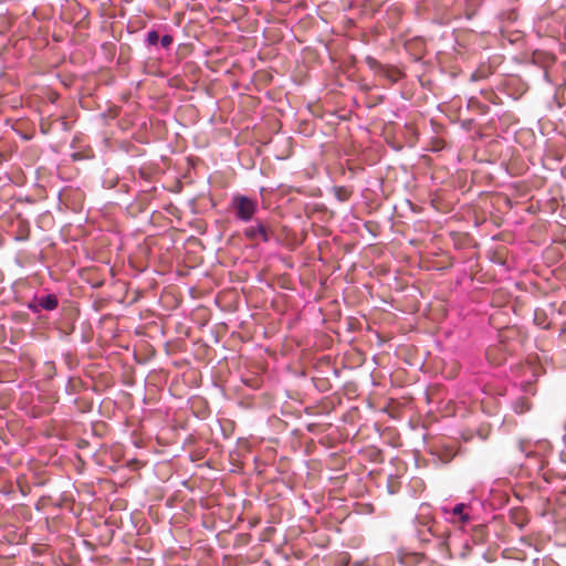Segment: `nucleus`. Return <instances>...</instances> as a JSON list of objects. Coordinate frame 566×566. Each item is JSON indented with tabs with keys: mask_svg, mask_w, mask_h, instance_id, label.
I'll use <instances>...</instances> for the list:
<instances>
[{
	"mask_svg": "<svg viewBox=\"0 0 566 566\" xmlns=\"http://www.w3.org/2000/svg\"><path fill=\"white\" fill-rule=\"evenodd\" d=\"M229 210L235 220L250 223L258 214L260 205L256 198L235 192L231 196Z\"/></svg>",
	"mask_w": 566,
	"mask_h": 566,
	"instance_id": "f257e3e1",
	"label": "nucleus"
},
{
	"mask_svg": "<svg viewBox=\"0 0 566 566\" xmlns=\"http://www.w3.org/2000/svg\"><path fill=\"white\" fill-rule=\"evenodd\" d=\"M250 223L251 224L245 227L242 231L245 239L262 243H270L274 241L279 244L281 242L280 238L275 234L273 224L270 220L254 218Z\"/></svg>",
	"mask_w": 566,
	"mask_h": 566,
	"instance_id": "f03ea898",
	"label": "nucleus"
},
{
	"mask_svg": "<svg viewBox=\"0 0 566 566\" xmlns=\"http://www.w3.org/2000/svg\"><path fill=\"white\" fill-rule=\"evenodd\" d=\"M475 493H480V495H523L514 484L507 479H496L491 483H481L479 485L473 486L468 491L469 495H474Z\"/></svg>",
	"mask_w": 566,
	"mask_h": 566,
	"instance_id": "7ed1b4c3",
	"label": "nucleus"
},
{
	"mask_svg": "<svg viewBox=\"0 0 566 566\" xmlns=\"http://www.w3.org/2000/svg\"><path fill=\"white\" fill-rule=\"evenodd\" d=\"M517 448L525 458L536 459L538 469H543L545 465V455L551 451L552 446L551 442L545 439L536 441L521 439L517 442Z\"/></svg>",
	"mask_w": 566,
	"mask_h": 566,
	"instance_id": "20e7f679",
	"label": "nucleus"
},
{
	"mask_svg": "<svg viewBox=\"0 0 566 566\" xmlns=\"http://www.w3.org/2000/svg\"><path fill=\"white\" fill-rule=\"evenodd\" d=\"M59 297L51 292L35 293L32 298L22 303V306H25L33 314L40 316L42 311L53 312L59 307Z\"/></svg>",
	"mask_w": 566,
	"mask_h": 566,
	"instance_id": "39448f33",
	"label": "nucleus"
},
{
	"mask_svg": "<svg viewBox=\"0 0 566 566\" xmlns=\"http://www.w3.org/2000/svg\"><path fill=\"white\" fill-rule=\"evenodd\" d=\"M168 30V25L159 24L149 29L144 38V45L149 51H158L159 50V40L163 31Z\"/></svg>",
	"mask_w": 566,
	"mask_h": 566,
	"instance_id": "423d86ee",
	"label": "nucleus"
},
{
	"mask_svg": "<svg viewBox=\"0 0 566 566\" xmlns=\"http://www.w3.org/2000/svg\"><path fill=\"white\" fill-rule=\"evenodd\" d=\"M467 505L463 503H459L454 505L450 511L444 509L447 514H450V518L452 522H467L469 521V514L465 512Z\"/></svg>",
	"mask_w": 566,
	"mask_h": 566,
	"instance_id": "0eeeda50",
	"label": "nucleus"
},
{
	"mask_svg": "<svg viewBox=\"0 0 566 566\" xmlns=\"http://www.w3.org/2000/svg\"><path fill=\"white\" fill-rule=\"evenodd\" d=\"M381 76L388 80L390 83H397L403 77V72L394 65H384V70L380 72Z\"/></svg>",
	"mask_w": 566,
	"mask_h": 566,
	"instance_id": "6e6552de",
	"label": "nucleus"
},
{
	"mask_svg": "<svg viewBox=\"0 0 566 566\" xmlns=\"http://www.w3.org/2000/svg\"><path fill=\"white\" fill-rule=\"evenodd\" d=\"M512 408L515 413L522 415L531 409V403L525 397H518L512 402Z\"/></svg>",
	"mask_w": 566,
	"mask_h": 566,
	"instance_id": "1a4fd4ad",
	"label": "nucleus"
},
{
	"mask_svg": "<svg viewBox=\"0 0 566 566\" xmlns=\"http://www.w3.org/2000/svg\"><path fill=\"white\" fill-rule=\"evenodd\" d=\"M455 454L453 449L443 448L437 452V459L441 464L446 465L454 459Z\"/></svg>",
	"mask_w": 566,
	"mask_h": 566,
	"instance_id": "9d476101",
	"label": "nucleus"
},
{
	"mask_svg": "<svg viewBox=\"0 0 566 566\" xmlns=\"http://www.w3.org/2000/svg\"><path fill=\"white\" fill-rule=\"evenodd\" d=\"M332 191L339 202H345L349 199L352 191L345 186H334Z\"/></svg>",
	"mask_w": 566,
	"mask_h": 566,
	"instance_id": "9b49d317",
	"label": "nucleus"
},
{
	"mask_svg": "<svg viewBox=\"0 0 566 566\" xmlns=\"http://www.w3.org/2000/svg\"><path fill=\"white\" fill-rule=\"evenodd\" d=\"M175 42L174 36L166 30L163 31L159 40V49H163L165 51H169L172 48V44Z\"/></svg>",
	"mask_w": 566,
	"mask_h": 566,
	"instance_id": "f8f14e48",
	"label": "nucleus"
},
{
	"mask_svg": "<svg viewBox=\"0 0 566 566\" xmlns=\"http://www.w3.org/2000/svg\"><path fill=\"white\" fill-rule=\"evenodd\" d=\"M365 61L368 67L377 74H380V72L384 70V64L370 55H367Z\"/></svg>",
	"mask_w": 566,
	"mask_h": 566,
	"instance_id": "ddd939ff",
	"label": "nucleus"
},
{
	"mask_svg": "<svg viewBox=\"0 0 566 566\" xmlns=\"http://www.w3.org/2000/svg\"><path fill=\"white\" fill-rule=\"evenodd\" d=\"M29 238H30V230H29L28 226L21 227L20 232L17 235H14V240L18 242L28 241Z\"/></svg>",
	"mask_w": 566,
	"mask_h": 566,
	"instance_id": "4468645a",
	"label": "nucleus"
},
{
	"mask_svg": "<svg viewBox=\"0 0 566 566\" xmlns=\"http://www.w3.org/2000/svg\"><path fill=\"white\" fill-rule=\"evenodd\" d=\"M484 75L481 74L479 71H474L472 74H471V81L475 82V81H480L481 78H483Z\"/></svg>",
	"mask_w": 566,
	"mask_h": 566,
	"instance_id": "2eb2a0df",
	"label": "nucleus"
},
{
	"mask_svg": "<svg viewBox=\"0 0 566 566\" xmlns=\"http://www.w3.org/2000/svg\"><path fill=\"white\" fill-rule=\"evenodd\" d=\"M554 102L556 103L557 107L558 108H563L564 104L559 102L558 99V91L555 93L554 97H553Z\"/></svg>",
	"mask_w": 566,
	"mask_h": 566,
	"instance_id": "dca6fc26",
	"label": "nucleus"
},
{
	"mask_svg": "<svg viewBox=\"0 0 566 566\" xmlns=\"http://www.w3.org/2000/svg\"><path fill=\"white\" fill-rule=\"evenodd\" d=\"M304 506H308L311 509L310 500L308 497L301 496L298 497Z\"/></svg>",
	"mask_w": 566,
	"mask_h": 566,
	"instance_id": "f3484780",
	"label": "nucleus"
},
{
	"mask_svg": "<svg viewBox=\"0 0 566 566\" xmlns=\"http://www.w3.org/2000/svg\"><path fill=\"white\" fill-rule=\"evenodd\" d=\"M190 457H191V460H192V461H196V460H198V459H201V452L196 451V452L191 453V455H190Z\"/></svg>",
	"mask_w": 566,
	"mask_h": 566,
	"instance_id": "a211bd4d",
	"label": "nucleus"
},
{
	"mask_svg": "<svg viewBox=\"0 0 566 566\" xmlns=\"http://www.w3.org/2000/svg\"><path fill=\"white\" fill-rule=\"evenodd\" d=\"M543 77L547 83L552 84L551 76L546 70L543 72Z\"/></svg>",
	"mask_w": 566,
	"mask_h": 566,
	"instance_id": "6ab92c4d",
	"label": "nucleus"
},
{
	"mask_svg": "<svg viewBox=\"0 0 566 566\" xmlns=\"http://www.w3.org/2000/svg\"><path fill=\"white\" fill-rule=\"evenodd\" d=\"M332 373L335 377H340L342 370L336 367H333Z\"/></svg>",
	"mask_w": 566,
	"mask_h": 566,
	"instance_id": "aec40b11",
	"label": "nucleus"
},
{
	"mask_svg": "<svg viewBox=\"0 0 566 566\" xmlns=\"http://www.w3.org/2000/svg\"><path fill=\"white\" fill-rule=\"evenodd\" d=\"M176 497H168L167 505L172 506V502Z\"/></svg>",
	"mask_w": 566,
	"mask_h": 566,
	"instance_id": "412c9836",
	"label": "nucleus"
},
{
	"mask_svg": "<svg viewBox=\"0 0 566 566\" xmlns=\"http://www.w3.org/2000/svg\"><path fill=\"white\" fill-rule=\"evenodd\" d=\"M373 509L370 505L367 506V510L361 511V513H371Z\"/></svg>",
	"mask_w": 566,
	"mask_h": 566,
	"instance_id": "4be33fe9",
	"label": "nucleus"
},
{
	"mask_svg": "<svg viewBox=\"0 0 566 566\" xmlns=\"http://www.w3.org/2000/svg\"><path fill=\"white\" fill-rule=\"evenodd\" d=\"M21 137L25 140H30L31 139V136L30 135H25V134H22Z\"/></svg>",
	"mask_w": 566,
	"mask_h": 566,
	"instance_id": "5701e85b",
	"label": "nucleus"
},
{
	"mask_svg": "<svg viewBox=\"0 0 566 566\" xmlns=\"http://www.w3.org/2000/svg\"><path fill=\"white\" fill-rule=\"evenodd\" d=\"M62 126H63V129H65V130H67V129H69V128H67V124H66V122H65V120H63V122H62Z\"/></svg>",
	"mask_w": 566,
	"mask_h": 566,
	"instance_id": "b1692460",
	"label": "nucleus"
},
{
	"mask_svg": "<svg viewBox=\"0 0 566 566\" xmlns=\"http://www.w3.org/2000/svg\"><path fill=\"white\" fill-rule=\"evenodd\" d=\"M41 132H42L43 134H46V133H48V132H46V128H44L43 126L41 127Z\"/></svg>",
	"mask_w": 566,
	"mask_h": 566,
	"instance_id": "393cba45",
	"label": "nucleus"
},
{
	"mask_svg": "<svg viewBox=\"0 0 566 566\" xmlns=\"http://www.w3.org/2000/svg\"><path fill=\"white\" fill-rule=\"evenodd\" d=\"M72 378L67 379V387L71 385Z\"/></svg>",
	"mask_w": 566,
	"mask_h": 566,
	"instance_id": "a878e982",
	"label": "nucleus"
},
{
	"mask_svg": "<svg viewBox=\"0 0 566 566\" xmlns=\"http://www.w3.org/2000/svg\"><path fill=\"white\" fill-rule=\"evenodd\" d=\"M564 430L566 431V422L564 423Z\"/></svg>",
	"mask_w": 566,
	"mask_h": 566,
	"instance_id": "bb28decb",
	"label": "nucleus"
}]
</instances>
